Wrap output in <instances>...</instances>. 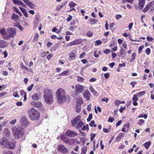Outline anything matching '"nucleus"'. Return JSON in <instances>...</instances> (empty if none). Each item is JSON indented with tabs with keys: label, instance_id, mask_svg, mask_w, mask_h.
I'll use <instances>...</instances> for the list:
<instances>
[{
	"label": "nucleus",
	"instance_id": "1",
	"mask_svg": "<svg viewBox=\"0 0 154 154\" xmlns=\"http://www.w3.org/2000/svg\"><path fill=\"white\" fill-rule=\"evenodd\" d=\"M65 91L62 88H59L56 92L57 101L58 103H62L66 100V97Z\"/></svg>",
	"mask_w": 154,
	"mask_h": 154
},
{
	"label": "nucleus",
	"instance_id": "2",
	"mask_svg": "<svg viewBox=\"0 0 154 154\" xmlns=\"http://www.w3.org/2000/svg\"><path fill=\"white\" fill-rule=\"evenodd\" d=\"M28 115L30 119L32 120H38L40 116L39 112L35 109L32 108L28 112Z\"/></svg>",
	"mask_w": 154,
	"mask_h": 154
},
{
	"label": "nucleus",
	"instance_id": "3",
	"mask_svg": "<svg viewBox=\"0 0 154 154\" xmlns=\"http://www.w3.org/2000/svg\"><path fill=\"white\" fill-rule=\"evenodd\" d=\"M12 129L14 136L16 139H20L22 137L24 134V131L21 128L15 127Z\"/></svg>",
	"mask_w": 154,
	"mask_h": 154
},
{
	"label": "nucleus",
	"instance_id": "4",
	"mask_svg": "<svg viewBox=\"0 0 154 154\" xmlns=\"http://www.w3.org/2000/svg\"><path fill=\"white\" fill-rule=\"evenodd\" d=\"M7 36H5L4 38L5 39H8L10 38H13L14 36L16 35V29L15 28H9L6 29Z\"/></svg>",
	"mask_w": 154,
	"mask_h": 154
},
{
	"label": "nucleus",
	"instance_id": "5",
	"mask_svg": "<svg viewBox=\"0 0 154 154\" xmlns=\"http://www.w3.org/2000/svg\"><path fill=\"white\" fill-rule=\"evenodd\" d=\"M84 89V87L80 84H76L75 86V94L77 96L82 93Z\"/></svg>",
	"mask_w": 154,
	"mask_h": 154
},
{
	"label": "nucleus",
	"instance_id": "6",
	"mask_svg": "<svg viewBox=\"0 0 154 154\" xmlns=\"http://www.w3.org/2000/svg\"><path fill=\"white\" fill-rule=\"evenodd\" d=\"M57 150L63 154H66L67 153L69 152L68 149L65 147V146L62 144H60L58 146L57 148Z\"/></svg>",
	"mask_w": 154,
	"mask_h": 154
},
{
	"label": "nucleus",
	"instance_id": "7",
	"mask_svg": "<svg viewBox=\"0 0 154 154\" xmlns=\"http://www.w3.org/2000/svg\"><path fill=\"white\" fill-rule=\"evenodd\" d=\"M54 95H50L49 96L43 95V97L46 102L48 104H51L53 101V97Z\"/></svg>",
	"mask_w": 154,
	"mask_h": 154
},
{
	"label": "nucleus",
	"instance_id": "8",
	"mask_svg": "<svg viewBox=\"0 0 154 154\" xmlns=\"http://www.w3.org/2000/svg\"><path fill=\"white\" fill-rule=\"evenodd\" d=\"M81 120V116H77L71 120V123L72 126L73 127L75 126Z\"/></svg>",
	"mask_w": 154,
	"mask_h": 154
},
{
	"label": "nucleus",
	"instance_id": "9",
	"mask_svg": "<svg viewBox=\"0 0 154 154\" xmlns=\"http://www.w3.org/2000/svg\"><path fill=\"white\" fill-rule=\"evenodd\" d=\"M65 134L67 137L70 138L74 137L77 135V134L76 132L69 130L66 131Z\"/></svg>",
	"mask_w": 154,
	"mask_h": 154
},
{
	"label": "nucleus",
	"instance_id": "10",
	"mask_svg": "<svg viewBox=\"0 0 154 154\" xmlns=\"http://www.w3.org/2000/svg\"><path fill=\"white\" fill-rule=\"evenodd\" d=\"M82 40L81 39H77L74 41H72L71 42L68 43L66 45V47H67L69 46H72L73 45L79 44L81 43L82 42Z\"/></svg>",
	"mask_w": 154,
	"mask_h": 154
},
{
	"label": "nucleus",
	"instance_id": "11",
	"mask_svg": "<svg viewBox=\"0 0 154 154\" xmlns=\"http://www.w3.org/2000/svg\"><path fill=\"white\" fill-rule=\"evenodd\" d=\"M43 93L44 94L43 95H54V93L52 90L48 88H46L44 89Z\"/></svg>",
	"mask_w": 154,
	"mask_h": 154
},
{
	"label": "nucleus",
	"instance_id": "12",
	"mask_svg": "<svg viewBox=\"0 0 154 154\" xmlns=\"http://www.w3.org/2000/svg\"><path fill=\"white\" fill-rule=\"evenodd\" d=\"M8 143V140L6 138H2L0 141V145L2 147H6Z\"/></svg>",
	"mask_w": 154,
	"mask_h": 154
},
{
	"label": "nucleus",
	"instance_id": "13",
	"mask_svg": "<svg viewBox=\"0 0 154 154\" xmlns=\"http://www.w3.org/2000/svg\"><path fill=\"white\" fill-rule=\"evenodd\" d=\"M25 4L29 6L31 9H33L35 7V5L32 2L28 0H22Z\"/></svg>",
	"mask_w": 154,
	"mask_h": 154
},
{
	"label": "nucleus",
	"instance_id": "14",
	"mask_svg": "<svg viewBox=\"0 0 154 154\" xmlns=\"http://www.w3.org/2000/svg\"><path fill=\"white\" fill-rule=\"evenodd\" d=\"M77 53V51L75 50H72L69 53V57L71 59H74L76 56Z\"/></svg>",
	"mask_w": 154,
	"mask_h": 154
},
{
	"label": "nucleus",
	"instance_id": "15",
	"mask_svg": "<svg viewBox=\"0 0 154 154\" xmlns=\"http://www.w3.org/2000/svg\"><path fill=\"white\" fill-rule=\"evenodd\" d=\"M31 103L33 106L36 108H40L42 106V103L39 101L36 102H32Z\"/></svg>",
	"mask_w": 154,
	"mask_h": 154
},
{
	"label": "nucleus",
	"instance_id": "16",
	"mask_svg": "<svg viewBox=\"0 0 154 154\" xmlns=\"http://www.w3.org/2000/svg\"><path fill=\"white\" fill-rule=\"evenodd\" d=\"M9 149H14L16 147V142L15 141L9 142L8 143Z\"/></svg>",
	"mask_w": 154,
	"mask_h": 154
},
{
	"label": "nucleus",
	"instance_id": "17",
	"mask_svg": "<svg viewBox=\"0 0 154 154\" xmlns=\"http://www.w3.org/2000/svg\"><path fill=\"white\" fill-rule=\"evenodd\" d=\"M84 97L86 98V100H89L91 96V94L88 90H86L83 94Z\"/></svg>",
	"mask_w": 154,
	"mask_h": 154
},
{
	"label": "nucleus",
	"instance_id": "18",
	"mask_svg": "<svg viewBox=\"0 0 154 154\" xmlns=\"http://www.w3.org/2000/svg\"><path fill=\"white\" fill-rule=\"evenodd\" d=\"M13 3L16 5H19L24 7H25L26 6L23 2L19 1V0H12Z\"/></svg>",
	"mask_w": 154,
	"mask_h": 154
},
{
	"label": "nucleus",
	"instance_id": "19",
	"mask_svg": "<svg viewBox=\"0 0 154 154\" xmlns=\"http://www.w3.org/2000/svg\"><path fill=\"white\" fill-rule=\"evenodd\" d=\"M152 3H154V1L151 2L149 4L146 5V7L142 11L143 12H146L147 11L149 10V8L152 5Z\"/></svg>",
	"mask_w": 154,
	"mask_h": 154
},
{
	"label": "nucleus",
	"instance_id": "20",
	"mask_svg": "<svg viewBox=\"0 0 154 154\" xmlns=\"http://www.w3.org/2000/svg\"><path fill=\"white\" fill-rule=\"evenodd\" d=\"M75 139H67L65 141V143L71 145L74 144L75 142Z\"/></svg>",
	"mask_w": 154,
	"mask_h": 154
},
{
	"label": "nucleus",
	"instance_id": "21",
	"mask_svg": "<svg viewBox=\"0 0 154 154\" xmlns=\"http://www.w3.org/2000/svg\"><path fill=\"white\" fill-rule=\"evenodd\" d=\"M138 5L140 9H141L143 7L145 3V0H138Z\"/></svg>",
	"mask_w": 154,
	"mask_h": 154
},
{
	"label": "nucleus",
	"instance_id": "22",
	"mask_svg": "<svg viewBox=\"0 0 154 154\" xmlns=\"http://www.w3.org/2000/svg\"><path fill=\"white\" fill-rule=\"evenodd\" d=\"M126 53L125 51L122 48H121L119 52V56L124 57L126 56Z\"/></svg>",
	"mask_w": 154,
	"mask_h": 154
},
{
	"label": "nucleus",
	"instance_id": "23",
	"mask_svg": "<svg viewBox=\"0 0 154 154\" xmlns=\"http://www.w3.org/2000/svg\"><path fill=\"white\" fill-rule=\"evenodd\" d=\"M20 95L21 96H23V97H24L23 100L26 101L27 99V95L26 92H25L23 90H22L20 91Z\"/></svg>",
	"mask_w": 154,
	"mask_h": 154
},
{
	"label": "nucleus",
	"instance_id": "24",
	"mask_svg": "<svg viewBox=\"0 0 154 154\" xmlns=\"http://www.w3.org/2000/svg\"><path fill=\"white\" fill-rule=\"evenodd\" d=\"M84 125V123L81 120L80 122L76 125V127L77 129L80 128L82 127Z\"/></svg>",
	"mask_w": 154,
	"mask_h": 154
},
{
	"label": "nucleus",
	"instance_id": "25",
	"mask_svg": "<svg viewBox=\"0 0 154 154\" xmlns=\"http://www.w3.org/2000/svg\"><path fill=\"white\" fill-rule=\"evenodd\" d=\"M91 142L93 141V143L94 144V148L95 147V140L93 141V140L96 136V134H91Z\"/></svg>",
	"mask_w": 154,
	"mask_h": 154
},
{
	"label": "nucleus",
	"instance_id": "26",
	"mask_svg": "<svg viewBox=\"0 0 154 154\" xmlns=\"http://www.w3.org/2000/svg\"><path fill=\"white\" fill-rule=\"evenodd\" d=\"M67 3V2H66L65 3H62L61 4V5L60 6H58L56 8V11H59Z\"/></svg>",
	"mask_w": 154,
	"mask_h": 154
},
{
	"label": "nucleus",
	"instance_id": "27",
	"mask_svg": "<svg viewBox=\"0 0 154 154\" xmlns=\"http://www.w3.org/2000/svg\"><path fill=\"white\" fill-rule=\"evenodd\" d=\"M32 99L34 100H38L39 99L38 95L37 94H35L32 96Z\"/></svg>",
	"mask_w": 154,
	"mask_h": 154
},
{
	"label": "nucleus",
	"instance_id": "28",
	"mask_svg": "<svg viewBox=\"0 0 154 154\" xmlns=\"http://www.w3.org/2000/svg\"><path fill=\"white\" fill-rule=\"evenodd\" d=\"M21 67L22 69H25L27 71L31 72L32 71V69L28 68V67L23 65H21Z\"/></svg>",
	"mask_w": 154,
	"mask_h": 154
},
{
	"label": "nucleus",
	"instance_id": "29",
	"mask_svg": "<svg viewBox=\"0 0 154 154\" xmlns=\"http://www.w3.org/2000/svg\"><path fill=\"white\" fill-rule=\"evenodd\" d=\"M146 91H140L139 93H137L136 94L137 95V96L139 97H141L143 95L145 94L146 93Z\"/></svg>",
	"mask_w": 154,
	"mask_h": 154
},
{
	"label": "nucleus",
	"instance_id": "30",
	"mask_svg": "<svg viewBox=\"0 0 154 154\" xmlns=\"http://www.w3.org/2000/svg\"><path fill=\"white\" fill-rule=\"evenodd\" d=\"M151 144V142L150 141H148L147 142H146L145 143H144L143 145L144 146L145 148L147 149L149 148L150 145Z\"/></svg>",
	"mask_w": 154,
	"mask_h": 154
},
{
	"label": "nucleus",
	"instance_id": "31",
	"mask_svg": "<svg viewBox=\"0 0 154 154\" xmlns=\"http://www.w3.org/2000/svg\"><path fill=\"white\" fill-rule=\"evenodd\" d=\"M0 32L2 35H5V36H7V31H6L5 28H3L1 29L0 31Z\"/></svg>",
	"mask_w": 154,
	"mask_h": 154
},
{
	"label": "nucleus",
	"instance_id": "32",
	"mask_svg": "<svg viewBox=\"0 0 154 154\" xmlns=\"http://www.w3.org/2000/svg\"><path fill=\"white\" fill-rule=\"evenodd\" d=\"M69 70H67V71H65L63 72L60 73L59 74V75L60 76H63V75H67V73L69 72Z\"/></svg>",
	"mask_w": 154,
	"mask_h": 154
},
{
	"label": "nucleus",
	"instance_id": "33",
	"mask_svg": "<svg viewBox=\"0 0 154 154\" xmlns=\"http://www.w3.org/2000/svg\"><path fill=\"white\" fill-rule=\"evenodd\" d=\"M19 16L16 14L14 13H13L11 17V18L13 20H18L19 19Z\"/></svg>",
	"mask_w": 154,
	"mask_h": 154
},
{
	"label": "nucleus",
	"instance_id": "34",
	"mask_svg": "<svg viewBox=\"0 0 154 154\" xmlns=\"http://www.w3.org/2000/svg\"><path fill=\"white\" fill-rule=\"evenodd\" d=\"M84 79L80 76H78L77 77V81L80 82H82L84 80Z\"/></svg>",
	"mask_w": 154,
	"mask_h": 154
},
{
	"label": "nucleus",
	"instance_id": "35",
	"mask_svg": "<svg viewBox=\"0 0 154 154\" xmlns=\"http://www.w3.org/2000/svg\"><path fill=\"white\" fill-rule=\"evenodd\" d=\"M76 3L73 2V1L70 2L69 3V6L70 8H72L74 7L76 5Z\"/></svg>",
	"mask_w": 154,
	"mask_h": 154
},
{
	"label": "nucleus",
	"instance_id": "36",
	"mask_svg": "<svg viewBox=\"0 0 154 154\" xmlns=\"http://www.w3.org/2000/svg\"><path fill=\"white\" fill-rule=\"evenodd\" d=\"M39 35L38 33L36 34L35 36L34 37L33 40L34 42H37L38 38Z\"/></svg>",
	"mask_w": 154,
	"mask_h": 154
},
{
	"label": "nucleus",
	"instance_id": "37",
	"mask_svg": "<svg viewBox=\"0 0 154 154\" xmlns=\"http://www.w3.org/2000/svg\"><path fill=\"white\" fill-rule=\"evenodd\" d=\"M86 129H87L88 131L89 130L88 125V124H87L86 125H84L82 128L81 130L83 131L85 130Z\"/></svg>",
	"mask_w": 154,
	"mask_h": 154
},
{
	"label": "nucleus",
	"instance_id": "38",
	"mask_svg": "<svg viewBox=\"0 0 154 154\" xmlns=\"http://www.w3.org/2000/svg\"><path fill=\"white\" fill-rule=\"evenodd\" d=\"M2 154H13V153L11 151L6 150L3 151Z\"/></svg>",
	"mask_w": 154,
	"mask_h": 154
},
{
	"label": "nucleus",
	"instance_id": "39",
	"mask_svg": "<svg viewBox=\"0 0 154 154\" xmlns=\"http://www.w3.org/2000/svg\"><path fill=\"white\" fill-rule=\"evenodd\" d=\"M21 121H22L23 123H24L25 122H27V124H28L29 123V122L28 121L27 118H26L25 117L22 118L21 119Z\"/></svg>",
	"mask_w": 154,
	"mask_h": 154
},
{
	"label": "nucleus",
	"instance_id": "40",
	"mask_svg": "<svg viewBox=\"0 0 154 154\" xmlns=\"http://www.w3.org/2000/svg\"><path fill=\"white\" fill-rule=\"evenodd\" d=\"M137 95L136 94H134L132 98V100L133 101H137L138 100V98L137 97Z\"/></svg>",
	"mask_w": 154,
	"mask_h": 154
},
{
	"label": "nucleus",
	"instance_id": "41",
	"mask_svg": "<svg viewBox=\"0 0 154 154\" xmlns=\"http://www.w3.org/2000/svg\"><path fill=\"white\" fill-rule=\"evenodd\" d=\"M96 20L92 18H90L89 19V22L91 24H94L96 23Z\"/></svg>",
	"mask_w": 154,
	"mask_h": 154
},
{
	"label": "nucleus",
	"instance_id": "42",
	"mask_svg": "<svg viewBox=\"0 0 154 154\" xmlns=\"http://www.w3.org/2000/svg\"><path fill=\"white\" fill-rule=\"evenodd\" d=\"M81 106L76 105L75 107V110L77 113H79L81 110Z\"/></svg>",
	"mask_w": 154,
	"mask_h": 154
},
{
	"label": "nucleus",
	"instance_id": "43",
	"mask_svg": "<svg viewBox=\"0 0 154 154\" xmlns=\"http://www.w3.org/2000/svg\"><path fill=\"white\" fill-rule=\"evenodd\" d=\"M87 148L86 147H83L82 148V153L81 154H85Z\"/></svg>",
	"mask_w": 154,
	"mask_h": 154
},
{
	"label": "nucleus",
	"instance_id": "44",
	"mask_svg": "<svg viewBox=\"0 0 154 154\" xmlns=\"http://www.w3.org/2000/svg\"><path fill=\"white\" fill-rule=\"evenodd\" d=\"M93 35V33L92 32L88 31L87 33V36L89 37H91Z\"/></svg>",
	"mask_w": 154,
	"mask_h": 154
},
{
	"label": "nucleus",
	"instance_id": "45",
	"mask_svg": "<svg viewBox=\"0 0 154 154\" xmlns=\"http://www.w3.org/2000/svg\"><path fill=\"white\" fill-rule=\"evenodd\" d=\"M147 115L146 114H145L144 115L141 114L140 115H139L138 116V118H140L143 117L145 119H146L147 118Z\"/></svg>",
	"mask_w": 154,
	"mask_h": 154
},
{
	"label": "nucleus",
	"instance_id": "46",
	"mask_svg": "<svg viewBox=\"0 0 154 154\" xmlns=\"http://www.w3.org/2000/svg\"><path fill=\"white\" fill-rule=\"evenodd\" d=\"M60 138L61 139L64 141L65 143V141L67 139L66 138L65 136H64V135H61L60 136Z\"/></svg>",
	"mask_w": 154,
	"mask_h": 154
},
{
	"label": "nucleus",
	"instance_id": "47",
	"mask_svg": "<svg viewBox=\"0 0 154 154\" xmlns=\"http://www.w3.org/2000/svg\"><path fill=\"white\" fill-rule=\"evenodd\" d=\"M34 86V85L33 84H31L28 87L27 89L28 91H31L32 88H33Z\"/></svg>",
	"mask_w": 154,
	"mask_h": 154
},
{
	"label": "nucleus",
	"instance_id": "48",
	"mask_svg": "<svg viewBox=\"0 0 154 154\" xmlns=\"http://www.w3.org/2000/svg\"><path fill=\"white\" fill-rule=\"evenodd\" d=\"M57 47L56 46H53L50 49V51H55L57 49Z\"/></svg>",
	"mask_w": 154,
	"mask_h": 154
},
{
	"label": "nucleus",
	"instance_id": "49",
	"mask_svg": "<svg viewBox=\"0 0 154 154\" xmlns=\"http://www.w3.org/2000/svg\"><path fill=\"white\" fill-rule=\"evenodd\" d=\"M94 123L95 122L94 121H91L90 123V125L91 126V127H93V126L94 127H96V124H95L94 125Z\"/></svg>",
	"mask_w": 154,
	"mask_h": 154
},
{
	"label": "nucleus",
	"instance_id": "50",
	"mask_svg": "<svg viewBox=\"0 0 154 154\" xmlns=\"http://www.w3.org/2000/svg\"><path fill=\"white\" fill-rule=\"evenodd\" d=\"M151 51V50L150 48H148L146 49L145 51V52L147 55H149Z\"/></svg>",
	"mask_w": 154,
	"mask_h": 154
},
{
	"label": "nucleus",
	"instance_id": "51",
	"mask_svg": "<svg viewBox=\"0 0 154 154\" xmlns=\"http://www.w3.org/2000/svg\"><path fill=\"white\" fill-rule=\"evenodd\" d=\"M146 39L149 42H152L153 40V38L151 37L148 36L146 38Z\"/></svg>",
	"mask_w": 154,
	"mask_h": 154
},
{
	"label": "nucleus",
	"instance_id": "52",
	"mask_svg": "<svg viewBox=\"0 0 154 154\" xmlns=\"http://www.w3.org/2000/svg\"><path fill=\"white\" fill-rule=\"evenodd\" d=\"M13 95L15 97H20L17 91L14 92Z\"/></svg>",
	"mask_w": 154,
	"mask_h": 154
},
{
	"label": "nucleus",
	"instance_id": "53",
	"mask_svg": "<svg viewBox=\"0 0 154 154\" xmlns=\"http://www.w3.org/2000/svg\"><path fill=\"white\" fill-rule=\"evenodd\" d=\"M92 117V115L91 113H90L89 114L88 118L87 119V121L88 122L90 121Z\"/></svg>",
	"mask_w": 154,
	"mask_h": 154
},
{
	"label": "nucleus",
	"instance_id": "54",
	"mask_svg": "<svg viewBox=\"0 0 154 154\" xmlns=\"http://www.w3.org/2000/svg\"><path fill=\"white\" fill-rule=\"evenodd\" d=\"M89 89L93 93H94L95 92V91L94 88H93L92 86L91 85H90L89 87Z\"/></svg>",
	"mask_w": 154,
	"mask_h": 154
},
{
	"label": "nucleus",
	"instance_id": "55",
	"mask_svg": "<svg viewBox=\"0 0 154 154\" xmlns=\"http://www.w3.org/2000/svg\"><path fill=\"white\" fill-rule=\"evenodd\" d=\"M114 118L112 117H109L108 119V121L109 122H112L113 121H114Z\"/></svg>",
	"mask_w": 154,
	"mask_h": 154
},
{
	"label": "nucleus",
	"instance_id": "56",
	"mask_svg": "<svg viewBox=\"0 0 154 154\" xmlns=\"http://www.w3.org/2000/svg\"><path fill=\"white\" fill-rule=\"evenodd\" d=\"M115 103L116 106H118L120 104V101L117 100H116L115 101Z\"/></svg>",
	"mask_w": 154,
	"mask_h": 154
},
{
	"label": "nucleus",
	"instance_id": "57",
	"mask_svg": "<svg viewBox=\"0 0 154 154\" xmlns=\"http://www.w3.org/2000/svg\"><path fill=\"white\" fill-rule=\"evenodd\" d=\"M126 66V64L125 63H123L122 64H119V68H121L122 67H124Z\"/></svg>",
	"mask_w": 154,
	"mask_h": 154
},
{
	"label": "nucleus",
	"instance_id": "58",
	"mask_svg": "<svg viewBox=\"0 0 154 154\" xmlns=\"http://www.w3.org/2000/svg\"><path fill=\"white\" fill-rule=\"evenodd\" d=\"M122 15L120 14L116 15L115 16L116 19L117 20H119V19L122 18Z\"/></svg>",
	"mask_w": 154,
	"mask_h": 154
},
{
	"label": "nucleus",
	"instance_id": "59",
	"mask_svg": "<svg viewBox=\"0 0 154 154\" xmlns=\"http://www.w3.org/2000/svg\"><path fill=\"white\" fill-rule=\"evenodd\" d=\"M7 94V93L6 92H2V93L0 94V98L4 96L5 95Z\"/></svg>",
	"mask_w": 154,
	"mask_h": 154
},
{
	"label": "nucleus",
	"instance_id": "60",
	"mask_svg": "<svg viewBox=\"0 0 154 154\" xmlns=\"http://www.w3.org/2000/svg\"><path fill=\"white\" fill-rule=\"evenodd\" d=\"M144 122V121L143 119H140L138 122V124L139 125H140L143 124Z\"/></svg>",
	"mask_w": 154,
	"mask_h": 154
},
{
	"label": "nucleus",
	"instance_id": "61",
	"mask_svg": "<svg viewBox=\"0 0 154 154\" xmlns=\"http://www.w3.org/2000/svg\"><path fill=\"white\" fill-rule=\"evenodd\" d=\"M102 101L105 102L106 103H107L108 101L109 100L108 98L104 97V98L102 99Z\"/></svg>",
	"mask_w": 154,
	"mask_h": 154
},
{
	"label": "nucleus",
	"instance_id": "62",
	"mask_svg": "<svg viewBox=\"0 0 154 154\" xmlns=\"http://www.w3.org/2000/svg\"><path fill=\"white\" fill-rule=\"evenodd\" d=\"M85 54L86 53L85 52H83L79 55V57L80 58H83L84 56L85 55Z\"/></svg>",
	"mask_w": 154,
	"mask_h": 154
},
{
	"label": "nucleus",
	"instance_id": "63",
	"mask_svg": "<svg viewBox=\"0 0 154 154\" xmlns=\"http://www.w3.org/2000/svg\"><path fill=\"white\" fill-rule=\"evenodd\" d=\"M53 56L52 54L48 55L47 56V58L48 60H50Z\"/></svg>",
	"mask_w": 154,
	"mask_h": 154
},
{
	"label": "nucleus",
	"instance_id": "64",
	"mask_svg": "<svg viewBox=\"0 0 154 154\" xmlns=\"http://www.w3.org/2000/svg\"><path fill=\"white\" fill-rule=\"evenodd\" d=\"M104 53L106 54H108L110 52V51L108 49H106L103 51Z\"/></svg>",
	"mask_w": 154,
	"mask_h": 154
}]
</instances>
